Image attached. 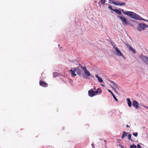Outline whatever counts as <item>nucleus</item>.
<instances>
[{
  "instance_id": "1",
  "label": "nucleus",
  "mask_w": 148,
  "mask_h": 148,
  "mask_svg": "<svg viewBox=\"0 0 148 148\" xmlns=\"http://www.w3.org/2000/svg\"><path fill=\"white\" fill-rule=\"evenodd\" d=\"M113 11L119 14H122V11L124 14L134 19L147 21V20L142 18L140 16L132 12L125 11L122 9H121V11L118 9H114Z\"/></svg>"
},
{
  "instance_id": "2",
  "label": "nucleus",
  "mask_w": 148,
  "mask_h": 148,
  "mask_svg": "<svg viewBox=\"0 0 148 148\" xmlns=\"http://www.w3.org/2000/svg\"><path fill=\"white\" fill-rule=\"evenodd\" d=\"M146 27L148 28V25H146L145 23H141L138 25L137 29L138 31H141L144 30Z\"/></svg>"
},
{
  "instance_id": "3",
  "label": "nucleus",
  "mask_w": 148,
  "mask_h": 148,
  "mask_svg": "<svg viewBox=\"0 0 148 148\" xmlns=\"http://www.w3.org/2000/svg\"><path fill=\"white\" fill-rule=\"evenodd\" d=\"M118 17L122 21L123 24L128 25L130 24V22L128 21L127 20L126 18L125 17L121 16H119Z\"/></svg>"
},
{
  "instance_id": "4",
  "label": "nucleus",
  "mask_w": 148,
  "mask_h": 148,
  "mask_svg": "<svg viewBox=\"0 0 148 148\" xmlns=\"http://www.w3.org/2000/svg\"><path fill=\"white\" fill-rule=\"evenodd\" d=\"M109 1L111 2L112 3L116 5L125 6L126 3L124 2L119 1H114L113 0H109Z\"/></svg>"
},
{
  "instance_id": "5",
  "label": "nucleus",
  "mask_w": 148,
  "mask_h": 148,
  "mask_svg": "<svg viewBox=\"0 0 148 148\" xmlns=\"http://www.w3.org/2000/svg\"><path fill=\"white\" fill-rule=\"evenodd\" d=\"M79 66L81 67V68H82L83 70L84 71V73L87 76H90V73L88 71L86 67L84 66V67H82V66H81V64H79Z\"/></svg>"
},
{
  "instance_id": "6",
  "label": "nucleus",
  "mask_w": 148,
  "mask_h": 148,
  "mask_svg": "<svg viewBox=\"0 0 148 148\" xmlns=\"http://www.w3.org/2000/svg\"><path fill=\"white\" fill-rule=\"evenodd\" d=\"M88 95L90 97H93L96 95L95 91L92 89H90L88 91Z\"/></svg>"
},
{
  "instance_id": "7",
  "label": "nucleus",
  "mask_w": 148,
  "mask_h": 148,
  "mask_svg": "<svg viewBox=\"0 0 148 148\" xmlns=\"http://www.w3.org/2000/svg\"><path fill=\"white\" fill-rule=\"evenodd\" d=\"M125 44L126 46L130 50H131L132 52L134 53H136V51L135 50L132 48V47L130 46V45L126 43H125Z\"/></svg>"
},
{
  "instance_id": "8",
  "label": "nucleus",
  "mask_w": 148,
  "mask_h": 148,
  "mask_svg": "<svg viewBox=\"0 0 148 148\" xmlns=\"http://www.w3.org/2000/svg\"><path fill=\"white\" fill-rule=\"evenodd\" d=\"M141 60L145 63L148 62V58L144 56H142L141 57Z\"/></svg>"
},
{
  "instance_id": "9",
  "label": "nucleus",
  "mask_w": 148,
  "mask_h": 148,
  "mask_svg": "<svg viewBox=\"0 0 148 148\" xmlns=\"http://www.w3.org/2000/svg\"><path fill=\"white\" fill-rule=\"evenodd\" d=\"M39 84L40 86L43 87H47L48 86V84L47 83L45 82L42 80H40L39 82Z\"/></svg>"
},
{
  "instance_id": "10",
  "label": "nucleus",
  "mask_w": 148,
  "mask_h": 148,
  "mask_svg": "<svg viewBox=\"0 0 148 148\" xmlns=\"http://www.w3.org/2000/svg\"><path fill=\"white\" fill-rule=\"evenodd\" d=\"M115 50L116 51V54L117 56H123V55H122L121 52L119 50L118 48H117V47H115Z\"/></svg>"
},
{
  "instance_id": "11",
  "label": "nucleus",
  "mask_w": 148,
  "mask_h": 148,
  "mask_svg": "<svg viewBox=\"0 0 148 148\" xmlns=\"http://www.w3.org/2000/svg\"><path fill=\"white\" fill-rule=\"evenodd\" d=\"M132 105L134 106V108L136 109H137L138 108V103L136 101L134 100L132 101Z\"/></svg>"
},
{
  "instance_id": "12",
  "label": "nucleus",
  "mask_w": 148,
  "mask_h": 148,
  "mask_svg": "<svg viewBox=\"0 0 148 148\" xmlns=\"http://www.w3.org/2000/svg\"><path fill=\"white\" fill-rule=\"evenodd\" d=\"M75 69L77 75H79L81 74V71L80 70L79 66L77 67Z\"/></svg>"
},
{
  "instance_id": "13",
  "label": "nucleus",
  "mask_w": 148,
  "mask_h": 148,
  "mask_svg": "<svg viewBox=\"0 0 148 148\" xmlns=\"http://www.w3.org/2000/svg\"><path fill=\"white\" fill-rule=\"evenodd\" d=\"M96 95L100 94L102 92V90L101 88H98L97 89L96 91H95Z\"/></svg>"
},
{
  "instance_id": "14",
  "label": "nucleus",
  "mask_w": 148,
  "mask_h": 148,
  "mask_svg": "<svg viewBox=\"0 0 148 148\" xmlns=\"http://www.w3.org/2000/svg\"><path fill=\"white\" fill-rule=\"evenodd\" d=\"M71 74L72 76L74 77L76 76V75L75 73V69H74L73 70L72 69H71Z\"/></svg>"
},
{
  "instance_id": "15",
  "label": "nucleus",
  "mask_w": 148,
  "mask_h": 148,
  "mask_svg": "<svg viewBox=\"0 0 148 148\" xmlns=\"http://www.w3.org/2000/svg\"><path fill=\"white\" fill-rule=\"evenodd\" d=\"M127 104L128 105V106L130 107H131L132 106V105H131L132 102H131V101L130 100L129 98H127Z\"/></svg>"
},
{
  "instance_id": "16",
  "label": "nucleus",
  "mask_w": 148,
  "mask_h": 148,
  "mask_svg": "<svg viewBox=\"0 0 148 148\" xmlns=\"http://www.w3.org/2000/svg\"><path fill=\"white\" fill-rule=\"evenodd\" d=\"M95 77L97 78L98 80L100 82H103V80L101 78L99 77L97 74L95 75Z\"/></svg>"
},
{
  "instance_id": "17",
  "label": "nucleus",
  "mask_w": 148,
  "mask_h": 148,
  "mask_svg": "<svg viewBox=\"0 0 148 148\" xmlns=\"http://www.w3.org/2000/svg\"><path fill=\"white\" fill-rule=\"evenodd\" d=\"M128 134V133H127L126 132H125L124 131L123 132V134L122 136H121V138L122 139L124 137H126L127 136V134Z\"/></svg>"
},
{
  "instance_id": "18",
  "label": "nucleus",
  "mask_w": 148,
  "mask_h": 148,
  "mask_svg": "<svg viewBox=\"0 0 148 148\" xmlns=\"http://www.w3.org/2000/svg\"><path fill=\"white\" fill-rule=\"evenodd\" d=\"M108 91L110 92L111 95H112L113 96L114 98V99L116 101H118L117 99H116V97H115V95H114V94L110 90H108Z\"/></svg>"
},
{
  "instance_id": "19",
  "label": "nucleus",
  "mask_w": 148,
  "mask_h": 148,
  "mask_svg": "<svg viewBox=\"0 0 148 148\" xmlns=\"http://www.w3.org/2000/svg\"><path fill=\"white\" fill-rule=\"evenodd\" d=\"M109 81L110 82V83L112 84L114 86L116 87L117 86V85L115 83V82L113 81H112L111 80H109Z\"/></svg>"
},
{
  "instance_id": "20",
  "label": "nucleus",
  "mask_w": 148,
  "mask_h": 148,
  "mask_svg": "<svg viewBox=\"0 0 148 148\" xmlns=\"http://www.w3.org/2000/svg\"><path fill=\"white\" fill-rule=\"evenodd\" d=\"M106 1V0H101L100 1L98 2V4H99L100 3H101V4H104V3Z\"/></svg>"
},
{
  "instance_id": "21",
  "label": "nucleus",
  "mask_w": 148,
  "mask_h": 148,
  "mask_svg": "<svg viewBox=\"0 0 148 148\" xmlns=\"http://www.w3.org/2000/svg\"><path fill=\"white\" fill-rule=\"evenodd\" d=\"M58 75V74L57 72H54L53 73V76L55 77H56Z\"/></svg>"
},
{
  "instance_id": "22",
  "label": "nucleus",
  "mask_w": 148,
  "mask_h": 148,
  "mask_svg": "<svg viewBox=\"0 0 148 148\" xmlns=\"http://www.w3.org/2000/svg\"><path fill=\"white\" fill-rule=\"evenodd\" d=\"M128 138L129 140L132 141V139L131 138V134H129L128 135Z\"/></svg>"
},
{
  "instance_id": "23",
  "label": "nucleus",
  "mask_w": 148,
  "mask_h": 148,
  "mask_svg": "<svg viewBox=\"0 0 148 148\" xmlns=\"http://www.w3.org/2000/svg\"><path fill=\"white\" fill-rule=\"evenodd\" d=\"M136 146L135 145H132L130 147V148H136Z\"/></svg>"
},
{
  "instance_id": "24",
  "label": "nucleus",
  "mask_w": 148,
  "mask_h": 148,
  "mask_svg": "<svg viewBox=\"0 0 148 148\" xmlns=\"http://www.w3.org/2000/svg\"><path fill=\"white\" fill-rule=\"evenodd\" d=\"M142 106L145 108L148 109V106H146L144 104L142 105Z\"/></svg>"
},
{
  "instance_id": "25",
  "label": "nucleus",
  "mask_w": 148,
  "mask_h": 148,
  "mask_svg": "<svg viewBox=\"0 0 148 148\" xmlns=\"http://www.w3.org/2000/svg\"><path fill=\"white\" fill-rule=\"evenodd\" d=\"M133 134L134 136L136 137L138 135V133L137 132L134 133H133Z\"/></svg>"
},
{
  "instance_id": "26",
  "label": "nucleus",
  "mask_w": 148,
  "mask_h": 148,
  "mask_svg": "<svg viewBox=\"0 0 148 148\" xmlns=\"http://www.w3.org/2000/svg\"><path fill=\"white\" fill-rule=\"evenodd\" d=\"M108 8H109L111 10H112L113 11L114 9H113L112 8L111 6L109 5L108 6Z\"/></svg>"
},
{
  "instance_id": "27",
  "label": "nucleus",
  "mask_w": 148,
  "mask_h": 148,
  "mask_svg": "<svg viewBox=\"0 0 148 148\" xmlns=\"http://www.w3.org/2000/svg\"><path fill=\"white\" fill-rule=\"evenodd\" d=\"M112 45L115 48L116 46V45L114 43H111Z\"/></svg>"
},
{
  "instance_id": "28",
  "label": "nucleus",
  "mask_w": 148,
  "mask_h": 148,
  "mask_svg": "<svg viewBox=\"0 0 148 148\" xmlns=\"http://www.w3.org/2000/svg\"><path fill=\"white\" fill-rule=\"evenodd\" d=\"M137 148H142V147L140 146V145H139V144H138L137 145Z\"/></svg>"
},
{
  "instance_id": "29",
  "label": "nucleus",
  "mask_w": 148,
  "mask_h": 148,
  "mask_svg": "<svg viewBox=\"0 0 148 148\" xmlns=\"http://www.w3.org/2000/svg\"><path fill=\"white\" fill-rule=\"evenodd\" d=\"M91 89H92L93 90H96V88L95 86H93V88Z\"/></svg>"
},
{
  "instance_id": "30",
  "label": "nucleus",
  "mask_w": 148,
  "mask_h": 148,
  "mask_svg": "<svg viewBox=\"0 0 148 148\" xmlns=\"http://www.w3.org/2000/svg\"><path fill=\"white\" fill-rule=\"evenodd\" d=\"M84 78H87V79H88V77H87L86 76L85 77L84 76Z\"/></svg>"
},
{
  "instance_id": "31",
  "label": "nucleus",
  "mask_w": 148,
  "mask_h": 148,
  "mask_svg": "<svg viewBox=\"0 0 148 148\" xmlns=\"http://www.w3.org/2000/svg\"><path fill=\"white\" fill-rule=\"evenodd\" d=\"M126 127H130L129 126V125H127L126 126Z\"/></svg>"
},
{
  "instance_id": "32",
  "label": "nucleus",
  "mask_w": 148,
  "mask_h": 148,
  "mask_svg": "<svg viewBox=\"0 0 148 148\" xmlns=\"http://www.w3.org/2000/svg\"><path fill=\"white\" fill-rule=\"evenodd\" d=\"M101 85L102 86H104V85H103L101 84Z\"/></svg>"
},
{
  "instance_id": "33",
  "label": "nucleus",
  "mask_w": 148,
  "mask_h": 148,
  "mask_svg": "<svg viewBox=\"0 0 148 148\" xmlns=\"http://www.w3.org/2000/svg\"><path fill=\"white\" fill-rule=\"evenodd\" d=\"M60 46V45H58V46L59 47Z\"/></svg>"
}]
</instances>
